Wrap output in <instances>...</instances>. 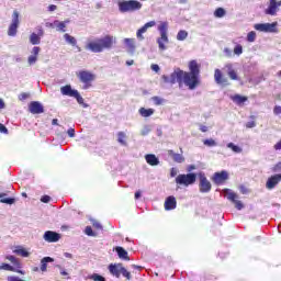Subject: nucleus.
Returning a JSON list of instances; mask_svg holds the SVG:
<instances>
[{
	"label": "nucleus",
	"mask_w": 281,
	"mask_h": 281,
	"mask_svg": "<svg viewBox=\"0 0 281 281\" xmlns=\"http://www.w3.org/2000/svg\"><path fill=\"white\" fill-rule=\"evenodd\" d=\"M280 2L278 0H269L268 7L265 10V14H268L269 16H276L279 12Z\"/></svg>",
	"instance_id": "13"
},
{
	"label": "nucleus",
	"mask_w": 281,
	"mask_h": 281,
	"mask_svg": "<svg viewBox=\"0 0 281 281\" xmlns=\"http://www.w3.org/2000/svg\"><path fill=\"white\" fill-rule=\"evenodd\" d=\"M186 71L180 70L179 68H176L173 72L170 75V77L164 75L162 80L164 82H169L170 85H175L176 82H183V75Z\"/></svg>",
	"instance_id": "9"
},
{
	"label": "nucleus",
	"mask_w": 281,
	"mask_h": 281,
	"mask_svg": "<svg viewBox=\"0 0 281 281\" xmlns=\"http://www.w3.org/2000/svg\"><path fill=\"white\" fill-rule=\"evenodd\" d=\"M280 181H281V173L271 176L270 178H268V180L266 182L267 190H273V188H276V186H278V183H280Z\"/></svg>",
	"instance_id": "17"
},
{
	"label": "nucleus",
	"mask_w": 281,
	"mask_h": 281,
	"mask_svg": "<svg viewBox=\"0 0 281 281\" xmlns=\"http://www.w3.org/2000/svg\"><path fill=\"white\" fill-rule=\"evenodd\" d=\"M85 234L87 236H95V233H93V228H91V226H87L85 229Z\"/></svg>",
	"instance_id": "49"
},
{
	"label": "nucleus",
	"mask_w": 281,
	"mask_h": 281,
	"mask_svg": "<svg viewBox=\"0 0 281 281\" xmlns=\"http://www.w3.org/2000/svg\"><path fill=\"white\" fill-rule=\"evenodd\" d=\"M42 203H49L52 201V198L49 195H43L41 198Z\"/></svg>",
	"instance_id": "51"
},
{
	"label": "nucleus",
	"mask_w": 281,
	"mask_h": 281,
	"mask_svg": "<svg viewBox=\"0 0 281 281\" xmlns=\"http://www.w3.org/2000/svg\"><path fill=\"white\" fill-rule=\"evenodd\" d=\"M8 193H0V203H5L7 205H14L16 200L14 198H7Z\"/></svg>",
	"instance_id": "30"
},
{
	"label": "nucleus",
	"mask_w": 281,
	"mask_h": 281,
	"mask_svg": "<svg viewBox=\"0 0 281 281\" xmlns=\"http://www.w3.org/2000/svg\"><path fill=\"white\" fill-rule=\"evenodd\" d=\"M151 131H153V128L150 127V125H145L140 130V135H143V137H144V136L148 135V133H150Z\"/></svg>",
	"instance_id": "43"
},
{
	"label": "nucleus",
	"mask_w": 281,
	"mask_h": 281,
	"mask_svg": "<svg viewBox=\"0 0 281 281\" xmlns=\"http://www.w3.org/2000/svg\"><path fill=\"white\" fill-rule=\"evenodd\" d=\"M159 69H160L159 65H157V64L151 65V70L155 71L156 74H158Z\"/></svg>",
	"instance_id": "61"
},
{
	"label": "nucleus",
	"mask_w": 281,
	"mask_h": 281,
	"mask_svg": "<svg viewBox=\"0 0 281 281\" xmlns=\"http://www.w3.org/2000/svg\"><path fill=\"white\" fill-rule=\"evenodd\" d=\"M0 271H16V270L14 269V267H12L9 263H1Z\"/></svg>",
	"instance_id": "41"
},
{
	"label": "nucleus",
	"mask_w": 281,
	"mask_h": 281,
	"mask_svg": "<svg viewBox=\"0 0 281 281\" xmlns=\"http://www.w3.org/2000/svg\"><path fill=\"white\" fill-rule=\"evenodd\" d=\"M192 170H196V166L195 165H189L188 167H187V171L190 173V172H192Z\"/></svg>",
	"instance_id": "62"
},
{
	"label": "nucleus",
	"mask_w": 281,
	"mask_h": 281,
	"mask_svg": "<svg viewBox=\"0 0 281 281\" xmlns=\"http://www.w3.org/2000/svg\"><path fill=\"white\" fill-rule=\"evenodd\" d=\"M74 98L77 99V102L79 104H83L85 103V99L82 98V95H80V92L77 91Z\"/></svg>",
	"instance_id": "50"
},
{
	"label": "nucleus",
	"mask_w": 281,
	"mask_h": 281,
	"mask_svg": "<svg viewBox=\"0 0 281 281\" xmlns=\"http://www.w3.org/2000/svg\"><path fill=\"white\" fill-rule=\"evenodd\" d=\"M43 238L46 243H58V240H60V234L53 231H46Z\"/></svg>",
	"instance_id": "16"
},
{
	"label": "nucleus",
	"mask_w": 281,
	"mask_h": 281,
	"mask_svg": "<svg viewBox=\"0 0 281 281\" xmlns=\"http://www.w3.org/2000/svg\"><path fill=\"white\" fill-rule=\"evenodd\" d=\"M63 95H68L69 98H74L78 90H74L71 86L67 85L60 88Z\"/></svg>",
	"instance_id": "24"
},
{
	"label": "nucleus",
	"mask_w": 281,
	"mask_h": 281,
	"mask_svg": "<svg viewBox=\"0 0 281 281\" xmlns=\"http://www.w3.org/2000/svg\"><path fill=\"white\" fill-rule=\"evenodd\" d=\"M142 2L137 0H122L119 1V10L122 13L137 12L142 8Z\"/></svg>",
	"instance_id": "3"
},
{
	"label": "nucleus",
	"mask_w": 281,
	"mask_h": 281,
	"mask_svg": "<svg viewBox=\"0 0 281 281\" xmlns=\"http://www.w3.org/2000/svg\"><path fill=\"white\" fill-rule=\"evenodd\" d=\"M45 25H46V27H50L52 30H54V27H56V21H54V22H46Z\"/></svg>",
	"instance_id": "58"
},
{
	"label": "nucleus",
	"mask_w": 281,
	"mask_h": 281,
	"mask_svg": "<svg viewBox=\"0 0 281 281\" xmlns=\"http://www.w3.org/2000/svg\"><path fill=\"white\" fill-rule=\"evenodd\" d=\"M27 98H30V93H27V92H22L19 95V100H27Z\"/></svg>",
	"instance_id": "53"
},
{
	"label": "nucleus",
	"mask_w": 281,
	"mask_h": 281,
	"mask_svg": "<svg viewBox=\"0 0 281 281\" xmlns=\"http://www.w3.org/2000/svg\"><path fill=\"white\" fill-rule=\"evenodd\" d=\"M145 161L149 166H159V158H157V156H155V154L145 155Z\"/></svg>",
	"instance_id": "25"
},
{
	"label": "nucleus",
	"mask_w": 281,
	"mask_h": 281,
	"mask_svg": "<svg viewBox=\"0 0 281 281\" xmlns=\"http://www.w3.org/2000/svg\"><path fill=\"white\" fill-rule=\"evenodd\" d=\"M151 100L156 104V106H160V104H164L165 102V100L161 99L160 97H153Z\"/></svg>",
	"instance_id": "45"
},
{
	"label": "nucleus",
	"mask_w": 281,
	"mask_h": 281,
	"mask_svg": "<svg viewBox=\"0 0 281 281\" xmlns=\"http://www.w3.org/2000/svg\"><path fill=\"white\" fill-rule=\"evenodd\" d=\"M224 54H225L228 58H232V56H233L232 49H229V48H224Z\"/></svg>",
	"instance_id": "57"
},
{
	"label": "nucleus",
	"mask_w": 281,
	"mask_h": 281,
	"mask_svg": "<svg viewBox=\"0 0 281 281\" xmlns=\"http://www.w3.org/2000/svg\"><path fill=\"white\" fill-rule=\"evenodd\" d=\"M214 80L216 85H223L224 87H227V85H229V80L227 79V77L223 76V72H221V69H215Z\"/></svg>",
	"instance_id": "18"
},
{
	"label": "nucleus",
	"mask_w": 281,
	"mask_h": 281,
	"mask_svg": "<svg viewBox=\"0 0 281 281\" xmlns=\"http://www.w3.org/2000/svg\"><path fill=\"white\" fill-rule=\"evenodd\" d=\"M177 207V199L172 195L168 196L165 201V210L170 211Z\"/></svg>",
	"instance_id": "23"
},
{
	"label": "nucleus",
	"mask_w": 281,
	"mask_h": 281,
	"mask_svg": "<svg viewBox=\"0 0 281 281\" xmlns=\"http://www.w3.org/2000/svg\"><path fill=\"white\" fill-rule=\"evenodd\" d=\"M45 32L43 31V27L38 29V33H32L30 35V43L31 45H40L41 44V36H43Z\"/></svg>",
	"instance_id": "20"
},
{
	"label": "nucleus",
	"mask_w": 281,
	"mask_h": 281,
	"mask_svg": "<svg viewBox=\"0 0 281 281\" xmlns=\"http://www.w3.org/2000/svg\"><path fill=\"white\" fill-rule=\"evenodd\" d=\"M67 23H69V20H65L64 22L55 20V25L57 27V32H67V30H66Z\"/></svg>",
	"instance_id": "32"
},
{
	"label": "nucleus",
	"mask_w": 281,
	"mask_h": 281,
	"mask_svg": "<svg viewBox=\"0 0 281 281\" xmlns=\"http://www.w3.org/2000/svg\"><path fill=\"white\" fill-rule=\"evenodd\" d=\"M155 25H157V22L155 21L145 23L144 26L140 27L136 33V37L138 38V41H144V34L148 32L149 27H155Z\"/></svg>",
	"instance_id": "15"
},
{
	"label": "nucleus",
	"mask_w": 281,
	"mask_h": 281,
	"mask_svg": "<svg viewBox=\"0 0 281 281\" xmlns=\"http://www.w3.org/2000/svg\"><path fill=\"white\" fill-rule=\"evenodd\" d=\"M186 38H188V31H179L177 34V41H186Z\"/></svg>",
	"instance_id": "40"
},
{
	"label": "nucleus",
	"mask_w": 281,
	"mask_h": 281,
	"mask_svg": "<svg viewBox=\"0 0 281 281\" xmlns=\"http://www.w3.org/2000/svg\"><path fill=\"white\" fill-rule=\"evenodd\" d=\"M7 280L8 281H25V280H23V279H21L19 277H14V276L8 277Z\"/></svg>",
	"instance_id": "54"
},
{
	"label": "nucleus",
	"mask_w": 281,
	"mask_h": 281,
	"mask_svg": "<svg viewBox=\"0 0 281 281\" xmlns=\"http://www.w3.org/2000/svg\"><path fill=\"white\" fill-rule=\"evenodd\" d=\"M67 134L69 135V137H76V130L69 128Z\"/></svg>",
	"instance_id": "60"
},
{
	"label": "nucleus",
	"mask_w": 281,
	"mask_h": 281,
	"mask_svg": "<svg viewBox=\"0 0 281 281\" xmlns=\"http://www.w3.org/2000/svg\"><path fill=\"white\" fill-rule=\"evenodd\" d=\"M198 177L200 179V183H199L200 192L202 194H207V192L212 190V182L207 180V177H205L203 172H200Z\"/></svg>",
	"instance_id": "10"
},
{
	"label": "nucleus",
	"mask_w": 281,
	"mask_h": 281,
	"mask_svg": "<svg viewBox=\"0 0 281 281\" xmlns=\"http://www.w3.org/2000/svg\"><path fill=\"white\" fill-rule=\"evenodd\" d=\"M138 113L142 115V117H150V115H155V109L140 108Z\"/></svg>",
	"instance_id": "31"
},
{
	"label": "nucleus",
	"mask_w": 281,
	"mask_h": 281,
	"mask_svg": "<svg viewBox=\"0 0 281 281\" xmlns=\"http://www.w3.org/2000/svg\"><path fill=\"white\" fill-rule=\"evenodd\" d=\"M116 43V40L114 36L108 35L106 36V49H111Z\"/></svg>",
	"instance_id": "37"
},
{
	"label": "nucleus",
	"mask_w": 281,
	"mask_h": 281,
	"mask_svg": "<svg viewBox=\"0 0 281 281\" xmlns=\"http://www.w3.org/2000/svg\"><path fill=\"white\" fill-rule=\"evenodd\" d=\"M226 146H227V148H231V150H233V153H236V154L243 153L241 147L235 145L234 143H228Z\"/></svg>",
	"instance_id": "38"
},
{
	"label": "nucleus",
	"mask_w": 281,
	"mask_h": 281,
	"mask_svg": "<svg viewBox=\"0 0 281 281\" xmlns=\"http://www.w3.org/2000/svg\"><path fill=\"white\" fill-rule=\"evenodd\" d=\"M29 111L33 115H40L41 113H45V108L38 101H33L29 104Z\"/></svg>",
	"instance_id": "14"
},
{
	"label": "nucleus",
	"mask_w": 281,
	"mask_h": 281,
	"mask_svg": "<svg viewBox=\"0 0 281 281\" xmlns=\"http://www.w3.org/2000/svg\"><path fill=\"white\" fill-rule=\"evenodd\" d=\"M227 179H229V175L227 173V171L215 172L213 176V181L217 186H221V183H225Z\"/></svg>",
	"instance_id": "19"
},
{
	"label": "nucleus",
	"mask_w": 281,
	"mask_h": 281,
	"mask_svg": "<svg viewBox=\"0 0 281 281\" xmlns=\"http://www.w3.org/2000/svg\"><path fill=\"white\" fill-rule=\"evenodd\" d=\"M86 49H89V52H93L94 54L104 52V49H106V38L104 37L89 41L86 44Z\"/></svg>",
	"instance_id": "7"
},
{
	"label": "nucleus",
	"mask_w": 281,
	"mask_h": 281,
	"mask_svg": "<svg viewBox=\"0 0 281 281\" xmlns=\"http://www.w3.org/2000/svg\"><path fill=\"white\" fill-rule=\"evenodd\" d=\"M47 262H54V258H52V257H44L41 260V271H43V272L47 271Z\"/></svg>",
	"instance_id": "33"
},
{
	"label": "nucleus",
	"mask_w": 281,
	"mask_h": 281,
	"mask_svg": "<svg viewBox=\"0 0 281 281\" xmlns=\"http://www.w3.org/2000/svg\"><path fill=\"white\" fill-rule=\"evenodd\" d=\"M64 38L67 43H69V45H76L77 44L76 37L69 35V33L64 34Z\"/></svg>",
	"instance_id": "39"
},
{
	"label": "nucleus",
	"mask_w": 281,
	"mask_h": 281,
	"mask_svg": "<svg viewBox=\"0 0 281 281\" xmlns=\"http://www.w3.org/2000/svg\"><path fill=\"white\" fill-rule=\"evenodd\" d=\"M13 254H16V256H21L22 258H30V251L23 248V246L15 247V249L13 250Z\"/></svg>",
	"instance_id": "28"
},
{
	"label": "nucleus",
	"mask_w": 281,
	"mask_h": 281,
	"mask_svg": "<svg viewBox=\"0 0 281 281\" xmlns=\"http://www.w3.org/2000/svg\"><path fill=\"white\" fill-rule=\"evenodd\" d=\"M177 175H179V171L177 170V168H171L170 177H177Z\"/></svg>",
	"instance_id": "59"
},
{
	"label": "nucleus",
	"mask_w": 281,
	"mask_h": 281,
	"mask_svg": "<svg viewBox=\"0 0 281 281\" xmlns=\"http://www.w3.org/2000/svg\"><path fill=\"white\" fill-rule=\"evenodd\" d=\"M273 113H274L276 115H281V106H280V105H276V106L273 108Z\"/></svg>",
	"instance_id": "55"
},
{
	"label": "nucleus",
	"mask_w": 281,
	"mask_h": 281,
	"mask_svg": "<svg viewBox=\"0 0 281 281\" xmlns=\"http://www.w3.org/2000/svg\"><path fill=\"white\" fill-rule=\"evenodd\" d=\"M256 37H257V34L255 31H250L248 34H247V41L248 43H255L256 42Z\"/></svg>",
	"instance_id": "42"
},
{
	"label": "nucleus",
	"mask_w": 281,
	"mask_h": 281,
	"mask_svg": "<svg viewBox=\"0 0 281 281\" xmlns=\"http://www.w3.org/2000/svg\"><path fill=\"white\" fill-rule=\"evenodd\" d=\"M234 54H235L236 56H240V54H243V45L237 44V45L234 47Z\"/></svg>",
	"instance_id": "46"
},
{
	"label": "nucleus",
	"mask_w": 281,
	"mask_h": 281,
	"mask_svg": "<svg viewBox=\"0 0 281 281\" xmlns=\"http://www.w3.org/2000/svg\"><path fill=\"white\" fill-rule=\"evenodd\" d=\"M13 19H12V23L9 26L8 30V35L9 36H16V32L19 30V11H13Z\"/></svg>",
	"instance_id": "12"
},
{
	"label": "nucleus",
	"mask_w": 281,
	"mask_h": 281,
	"mask_svg": "<svg viewBox=\"0 0 281 281\" xmlns=\"http://www.w3.org/2000/svg\"><path fill=\"white\" fill-rule=\"evenodd\" d=\"M225 14H227V11H225L223 8H217L215 11H214V16L215 19H223V16H225Z\"/></svg>",
	"instance_id": "36"
},
{
	"label": "nucleus",
	"mask_w": 281,
	"mask_h": 281,
	"mask_svg": "<svg viewBox=\"0 0 281 281\" xmlns=\"http://www.w3.org/2000/svg\"><path fill=\"white\" fill-rule=\"evenodd\" d=\"M7 260H9V262H12V265H19V259H16V257L12 255L7 256Z\"/></svg>",
	"instance_id": "48"
},
{
	"label": "nucleus",
	"mask_w": 281,
	"mask_h": 281,
	"mask_svg": "<svg viewBox=\"0 0 281 281\" xmlns=\"http://www.w3.org/2000/svg\"><path fill=\"white\" fill-rule=\"evenodd\" d=\"M246 128H256V122L250 121V122L246 123Z\"/></svg>",
	"instance_id": "56"
},
{
	"label": "nucleus",
	"mask_w": 281,
	"mask_h": 281,
	"mask_svg": "<svg viewBox=\"0 0 281 281\" xmlns=\"http://www.w3.org/2000/svg\"><path fill=\"white\" fill-rule=\"evenodd\" d=\"M0 133L8 135V127H5V125H3V123H0Z\"/></svg>",
	"instance_id": "52"
},
{
	"label": "nucleus",
	"mask_w": 281,
	"mask_h": 281,
	"mask_svg": "<svg viewBox=\"0 0 281 281\" xmlns=\"http://www.w3.org/2000/svg\"><path fill=\"white\" fill-rule=\"evenodd\" d=\"M58 9V7H56V4H50V5H48V11L49 12H54L55 10H57Z\"/></svg>",
	"instance_id": "64"
},
{
	"label": "nucleus",
	"mask_w": 281,
	"mask_h": 281,
	"mask_svg": "<svg viewBox=\"0 0 281 281\" xmlns=\"http://www.w3.org/2000/svg\"><path fill=\"white\" fill-rule=\"evenodd\" d=\"M224 194L228 199V201H232V203H235V207L237 210H243L245 207V205H243V202L238 200V194L234 193V191L229 189H225Z\"/></svg>",
	"instance_id": "11"
},
{
	"label": "nucleus",
	"mask_w": 281,
	"mask_h": 281,
	"mask_svg": "<svg viewBox=\"0 0 281 281\" xmlns=\"http://www.w3.org/2000/svg\"><path fill=\"white\" fill-rule=\"evenodd\" d=\"M189 69L190 72H184L182 82L189 87V89L194 90L199 87V74L201 72L196 60L190 61Z\"/></svg>",
	"instance_id": "1"
},
{
	"label": "nucleus",
	"mask_w": 281,
	"mask_h": 281,
	"mask_svg": "<svg viewBox=\"0 0 281 281\" xmlns=\"http://www.w3.org/2000/svg\"><path fill=\"white\" fill-rule=\"evenodd\" d=\"M168 26L169 24L166 21L160 22L158 25V32L160 33V37L157 38V44L161 52H165V49H167L166 44L169 43Z\"/></svg>",
	"instance_id": "2"
},
{
	"label": "nucleus",
	"mask_w": 281,
	"mask_h": 281,
	"mask_svg": "<svg viewBox=\"0 0 281 281\" xmlns=\"http://www.w3.org/2000/svg\"><path fill=\"white\" fill-rule=\"evenodd\" d=\"M203 144H204V146H210V147H212V146H216V140L210 138V139H205V140L203 142Z\"/></svg>",
	"instance_id": "47"
},
{
	"label": "nucleus",
	"mask_w": 281,
	"mask_h": 281,
	"mask_svg": "<svg viewBox=\"0 0 281 281\" xmlns=\"http://www.w3.org/2000/svg\"><path fill=\"white\" fill-rule=\"evenodd\" d=\"M115 250L121 260H131V258L128 257V251H126L123 247L119 246L115 248Z\"/></svg>",
	"instance_id": "29"
},
{
	"label": "nucleus",
	"mask_w": 281,
	"mask_h": 281,
	"mask_svg": "<svg viewBox=\"0 0 281 281\" xmlns=\"http://www.w3.org/2000/svg\"><path fill=\"white\" fill-rule=\"evenodd\" d=\"M90 280H93V281H106V279L98 273H93L91 277H90Z\"/></svg>",
	"instance_id": "44"
},
{
	"label": "nucleus",
	"mask_w": 281,
	"mask_h": 281,
	"mask_svg": "<svg viewBox=\"0 0 281 281\" xmlns=\"http://www.w3.org/2000/svg\"><path fill=\"white\" fill-rule=\"evenodd\" d=\"M224 71H226V74L231 78V80H238V74L234 69V65L226 64L224 67Z\"/></svg>",
	"instance_id": "21"
},
{
	"label": "nucleus",
	"mask_w": 281,
	"mask_h": 281,
	"mask_svg": "<svg viewBox=\"0 0 281 281\" xmlns=\"http://www.w3.org/2000/svg\"><path fill=\"white\" fill-rule=\"evenodd\" d=\"M108 269L111 276H113L114 278H120L121 276H123V278H126V280H131L133 278L128 270H126V268H124L122 263H110Z\"/></svg>",
	"instance_id": "5"
},
{
	"label": "nucleus",
	"mask_w": 281,
	"mask_h": 281,
	"mask_svg": "<svg viewBox=\"0 0 281 281\" xmlns=\"http://www.w3.org/2000/svg\"><path fill=\"white\" fill-rule=\"evenodd\" d=\"M273 148L274 150H281V138L277 144H274Z\"/></svg>",
	"instance_id": "63"
},
{
	"label": "nucleus",
	"mask_w": 281,
	"mask_h": 281,
	"mask_svg": "<svg viewBox=\"0 0 281 281\" xmlns=\"http://www.w3.org/2000/svg\"><path fill=\"white\" fill-rule=\"evenodd\" d=\"M124 44L130 52H135V38H125Z\"/></svg>",
	"instance_id": "34"
},
{
	"label": "nucleus",
	"mask_w": 281,
	"mask_h": 281,
	"mask_svg": "<svg viewBox=\"0 0 281 281\" xmlns=\"http://www.w3.org/2000/svg\"><path fill=\"white\" fill-rule=\"evenodd\" d=\"M32 54L33 55L29 56L27 58L29 65H35L36 60H38V54H41V47L34 46L32 49Z\"/></svg>",
	"instance_id": "22"
},
{
	"label": "nucleus",
	"mask_w": 281,
	"mask_h": 281,
	"mask_svg": "<svg viewBox=\"0 0 281 281\" xmlns=\"http://www.w3.org/2000/svg\"><path fill=\"white\" fill-rule=\"evenodd\" d=\"M117 142H119V144H121V146H127L126 134L124 132L117 133Z\"/></svg>",
	"instance_id": "35"
},
{
	"label": "nucleus",
	"mask_w": 281,
	"mask_h": 281,
	"mask_svg": "<svg viewBox=\"0 0 281 281\" xmlns=\"http://www.w3.org/2000/svg\"><path fill=\"white\" fill-rule=\"evenodd\" d=\"M77 78H79V82L83 83L82 89H91L95 75L89 70H80L77 72Z\"/></svg>",
	"instance_id": "6"
},
{
	"label": "nucleus",
	"mask_w": 281,
	"mask_h": 281,
	"mask_svg": "<svg viewBox=\"0 0 281 281\" xmlns=\"http://www.w3.org/2000/svg\"><path fill=\"white\" fill-rule=\"evenodd\" d=\"M231 100L237 104L238 106L245 104V102H247V97H243L240 94H235V95H231Z\"/></svg>",
	"instance_id": "27"
},
{
	"label": "nucleus",
	"mask_w": 281,
	"mask_h": 281,
	"mask_svg": "<svg viewBox=\"0 0 281 281\" xmlns=\"http://www.w3.org/2000/svg\"><path fill=\"white\" fill-rule=\"evenodd\" d=\"M254 30L263 32L265 34H278V22L272 23H257L254 24Z\"/></svg>",
	"instance_id": "8"
},
{
	"label": "nucleus",
	"mask_w": 281,
	"mask_h": 281,
	"mask_svg": "<svg viewBox=\"0 0 281 281\" xmlns=\"http://www.w3.org/2000/svg\"><path fill=\"white\" fill-rule=\"evenodd\" d=\"M168 155L170 157H172L173 161H176V164H183V161H186V158L183 157V155L181 154H177L175 153V150L170 149L168 151Z\"/></svg>",
	"instance_id": "26"
},
{
	"label": "nucleus",
	"mask_w": 281,
	"mask_h": 281,
	"mask_svg": "<svg viewBox=\"0 0 281 281\" xmlns=\"http://www.w3.org/2000/svg\"><path fill=\"white\" fill-rule=\"evenodd\" d=\"M177 186H182V188H190V186H194L196 183V173H180L176 177Z\"/></svg>",
	"instance_id": "4"
}]
</instances>
